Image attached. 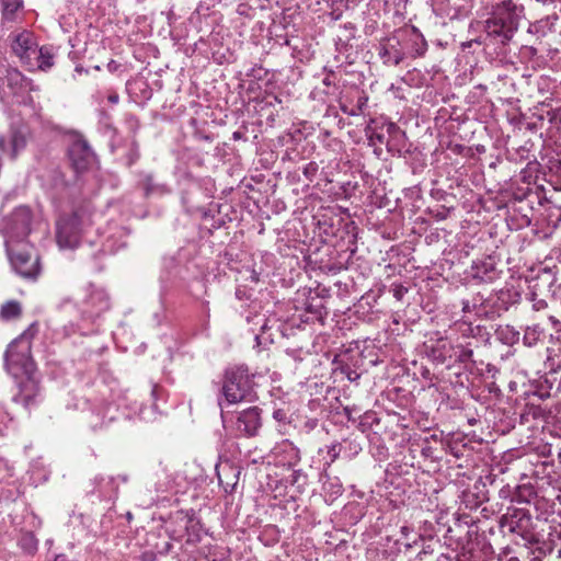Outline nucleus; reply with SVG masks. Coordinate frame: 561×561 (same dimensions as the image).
Listing matches in <instances>:
<instances>
[{
	"label": "nucleus",
	"instance_id": "obj_1",
	"mask_svg": "<svg viewBox=\"0 0 561 561\" xmlns=\"http://www.w3.org/2000/svg\"><path fill=\"white\" fill-rule=\"evenodd\" d=\"M5 367L10 374L18 377L20 374L27 377V382L23 383L19 393L13 397V401L30 408L34 403L36 396V385L31 380L35 370V364L31 357V343L23 336L14 340L7 348Z\"/></svg>",
	"mask_w": 561,
	"mask_h": 561
},
{
	"label": "nucleus",
	"instance_id": "obj_2",
	"mask_svg": "<svg viewBox=\"0 0 561 561\" xmlns=\"http://www.w3.org/2000/svg\"><path fill=\"white\" fill-rule=\"evenodd\" d=\"M501 526L519 538L515 540L516 545L533 548L534 545L539 543V537L535 530L536 524L530 512L525 507L508 506L501 517Z\"/></svg>",
	"mask_w": 561,
	"mask_h": 561
},
{
	"label": "nucleus",
	"instance_id": "obj_3",
	"mask_svg": "<svg viewBox=\"0 0 561 561\" xmlns=\"http://www.w3.org/2000/svg\"><path fill=\"white\" fill-rule=\"evenodd\" d=\"M253 388V376L247 366H236L226 370L221 392L228 403L252 401L255 397Z\"/></svg>",
	"mask_w": 561,
	"mask_h": 561
},
{
	"label": "nucleus",
	"instance_id": "obj_4",
	"mask_svg": "<svg viewBox=\"0 0 561 561\" xmlns=\"http://www.w3.org/2000/svg\"><path fill=\"white\" fill-rule=\"evenodd\" d=\"M82 232V218L78 211L62 215L56 225L57 243L62 249H75L79 245Z\"/></svg>",
	"mask_w": 561,
	"mask_h": 561
},
{
	"label": "nucleus",
	"instance_id": "obj_5",
	"mask_svg": "<svg viewBox=\"0 0 561 561\" xmlns=\"http://www.w3.org/2000/svg\"><path fill=\"white\" fill-rule=\"evenodd\" d=\"M32 211L27 206L16 207L10 216H8L2 225L1 232L11 240H23L31 232Z\"/></svg>",
	"mask_w": 561,
	"mask_h": 561
},
{
	"label": "nucleus",
	"instance_id": "obj_6",
	"mask_svg": "<svg viewBox=\"0 0 561 561\" xmlns=\"http://www.w3.org/2000/svg\"><path fill=\"white\" fill-rule=\"evenodd\" d=\"M7 252L14 271L24 278L35 279L39 274V257L24 247L14 249L5 240Z\"/></svg>",
	"mask_w": 561,
	"mask_h": 561
},
{
	"label": "nucleus",
	"instance_id": "obj_7",
	"mask_svg": "<svg viewBox=\"0 0 561 561\" xmlns=\"http://www.w3.org/2000/svg\"><path fill=\"white\" fill-rule=\"evenodd\" d=\"M68 158L76 173L87 171L96 160V156L82 135L76 134L68 148Z\"/></svg>",
	"mask_w": 561,
	"mask_h": 561
},
{
	"label": "nucleus",
	"instance_id": "obj_8",
	"mask_svg": "<svg viewBox=\"0 0 561 561\" xmlns=\"http://www.w3.org/2000/svg\"><path fill=\"white\" fill-rule=\"evenodd\" d=\"M423 354L435 365H444L453 359L455 344L446 336L431 337L422 345Z\"/></svg>",
	"mask_w": 561,
	"mask_h": 561
},
{
	"label": "nucleus",
	"instance_id": "obj_9",
	"mask_svg": "<svg viewBox=\"0 0 561 561\" xmlns=\"http://www.w3.org/2000/svg\"><path fill=\"white\" fill-rule=\"evenodd\" d=\"M523 11L524 8L522 5H517L513 0H504L493 7L488 19L501 24L502 26L504 25L517 31Z\"/></svg>",
	"mask_w": 561,
	"mask_h": 561
},
{
	"label": "nucleus",
	"instance_id": "obj_10",
	"mask_svg": "<svg viewBox=\"0 0 561 561\" xmlns=\"http://www.w3.org/2000/svg\"><path fill=\"white\" fill-rule=\"evenodd\" d=\"M262 427L261 409L250 407L238 413L233 423L234 431L245 437H254Z\"/></svg>",
	"mask_w": 561,
	"mask_h": 561
},
{
	"label": "nucleus",
	"instance_id": "obj_11",
	"mask_svg": "<svg viewBox=\"0 0 561 561\" xmlns=\"http://www.w3.org/2000/svg\"><path fill=\"white\" fill-rule=\"evenodd\" d=\"M378 55L387 66H398L408 57L400 35L383 39L378 49Z\"/></svg>",
	"mask_w": 561,
	"mask_h": 561
},
{
	"label": "nucleus",
	"instance_id": "obj_12",
	"mask_svg": "<svg viewBox=\"0 0 561 561\" xmlns=\"http://www.w3.org/2000/svg\"><path fill=\"white\" fill-rule=\"evenodd\" d=\"M561 392V374L551 370L533 383L531 394L540 400L557 397Z\"/></svg>",
	"mask_w": 561,
	"mask_h": 561
},
{
	"label": "nucleus",
	"instance_id": "obj_13",
	"mask_svg": "<svg viewBox=\"0 0 561 561\" xmlns=\"http://www.w3.org/2000/svg\"><path fill=\"white\" fill-rule=\"evenodd\" d=\"M83 304V316L94 318L110 309V297L104 289L91 287Z\"/></svg>",
	"mask_w": 561,
	"mask_h": 561
},
{
	"label": "nucleus",
	"instance_id": "obj_14",
	"mask_svg": "<svg viewBox=\"0 0 561 561\" xmlns=\"http://www.w3.org/2000/svg\"><path fill=\"white\" fill-rule=\"evenodd\" d=\"M484 31L485 37H483V44L486 46L490 44L505 46L512 41L514 34L517 32L507 26H502L490 19H486L484 22Z\"/></svg>",
	"mask_w": 561,
	"mask_h": 561
},
{
	"label": "nucleus",
	"instance_id": "obj_15",
	"mask_svg": "<svg viewBox=\"0 0 561 561\" xmlns=\"http://www.w3.org/2000/svg\"><path fill=\"white\" fill-rule=\"evenodd\" d=\"M488 501L489 491L486 484L482 481H477L472 486L462 491L460 506L465 510L474 511Z\"/></svg>",
	"mask_w": 561,
	"mask_h": 561
},
{
	"label": "nucleus",
	"instance_id": "obj_16",
	"mask_svg": "<svg viewBox=\"0 0 561 561\" xmlns=\"http://www.w3.org/2000/svg\"><path fill=\"white\" fill-rule=\"evenodd\" d=\"M403 48L408 53V57L417 58L425 55L427 50V42L416 27H412L400 35Z\"/></svg>",
	"mask_w": 561,
	"mask_h": 561
},
{
	"label": "nucleus",
	"instance_id": "obj_17",
	"mask_svg": "<svg viewBox=\"0 0 561 561\" xmlns=\"http://www.w3.org/2000/svg\"><path fill=\"white\" fill-rule=\"evenodd\" d=\"M36 44L31 32L23 31L13 36L11 48L21 60L28 62L36 54Z\"/></svg>",
	"mask_w": 561,
	"mask_h": 561
},
{
	"label": "nucleus",
	"instance_id": "obj_18",
	"mask_svg": "<svg viewBox=\"0 0 561 561\" xmlns=\"http://www.w3.org/2000/svg\"><path fill=\"white\" fill-rule=\"evenodd\" d=\"M471 275L473 278H478L481 282H492L497 277V267L494 257L485 256L481 260L472 262Z\"/></svg>",
	"mask_w": 561,
	"mask_h": 561
},
{
	"label": "nucleus",
	"instance_id": "obj_19",
	"mask_svg": "<svg viewBox=\"0 0 561 561\" xmlns=\"http://www.w3.org/2000/svg\"><path fill=\"white\" fill-rule=\"evenodd\" d=\"M138 187L144 192V196L146 198L151 196H163L171 192L167 184L157 182L151 173L141 174Z\"/></svg>",
	"mask_w": 561,
	"mask_h": 561
},
{
	"label": "nucleus",
	"instance_id": "obj_20",
	"mask_svg": "<svg viewBox=\"0 0 561 561\" xmlns=\"http://www.w3.org/2000/svg\"><path fill=\"white\" fill-rule=\"evenodd\" d=\"M306 311L312 314V320H318L321 322H323L328 316V310L323 304L322 298L320 297H311L308 299L306 304Z\"/></svg>",
	"mask_w": 561,
	"mask_h": 561
},
{
	"label": "nucleus",
	"instance_id": "obj_21",
	"mask_svg": "<svg viewBox=\"0 0 561 561\" xmlns=\"http://www.w3.org/2000/svg\"><path fill=\"white\" fill-rule=\"evenodd\" d=\"M37 66L41 70L47 71L54 66L55 54L51 46L36 48Z\"/></svg>",
	"mask_w": 561,
	"mask_h": 561
},
{
	"label": "nucleus",
	"instance_id": "obj_22",
	"mask_svg": "<svg viewBox=\"0 0 561 561\" xmlns=\"http://www.w3.org/2000/svg\"><path fill=\"white\" fill-rule=\"evenodd\" d=\"M26 146V139L23 133L18 129L11 130L10 134V156L11 158H15L18 152L24 149Z\"/></svg>",
	"mask_w": 561,
	"mask_h": 561
},
{
	"label": "nucleus",
	"instance_id": "obj_23",
	"mask_svg": "<svg viewBox=\"0 0 561 561\" xmlns=\"http://www.w3.org/2000/svg\"><path fill=\"white\" fill-rule=\"evenodd\" d=\"M543 329L539 324L527 327L524 333V344L531 347L543 336Z\"/></svg>",
	"mask_w": 561,
	"mask_h": 561
},
{
	"label": "nucleus",
	"instance_id": "obj_24",
	"mask_svg": "<svg viewBox=\"0 0 561 561\" xmlns=\"http://www.w3.org/2000/svg\"><path fill=\"white\" fill-rule=\"evenodd\" d=\"M473 351L469 347H466L461 344H458V345H455V354H454V359L455 362L457 363H461V364H473Z\"/></svg>",
	"mask_w": 561,
	"mask_h": 561
},
{
	"label": "nucleus",
	"instance_id": "obj_25",
	"mask_svg": "<svg viewBox=\"0 0 561 561\" xmlns=\"http://www.w3.org/2000/svg\"><path fill=\"white\" fill-rule=\"evenodd\" d=\"M21 305L15 300H11L2 306L0 314L3 319L10 320L18 318L21 314Z\"/></svg>",
	"mask_w": 561,
	"mask_h": 561
},
{
	"label": "nucleus",
	"instance_id": "obj_26",
	"mask_svg": "<svg viewBox=\"0 0 561 561\" xmlns=\"http://www.w3.org/2000/svg\"><path fill=\"white\" fill-rule=\"evenodd\" d=\"M534 497H536L534 488L523 485L517 489L512 501L517 503H530Z\"/></svg>",
	"mask_w": 561,
	"mask_h": 561
},
{
	"label": "nucleus",
	"instance_id": "obj_27",
	"mask_svg": "<svg viewBox=\"0 0 561 561\" xmlns=\"http://www.w3.org/2000/svg\"><path fill=\"white\" fill-rule=\"evenodd\" d=\"M547 182L556 190L561 191V161L549 169Z\"/></svg>",
	"mask_w": 561,
	"mask_h": 561
},
{
	"label": "nucleus",
	"instance_id": "obj_28",
	"mask_svg": "<svg viewBox=\"0 0 561 561\" xmlns=\"http://www.w3.org/2000/svg\"><path fill=\"white\" fill-rule=\"evenodd\" d=\"M539 163L538 162H528L526 168H524L522 171H520V181H522V184L520 185H531L533 184V172L537 171L538 168H539Z\"/></svg>",
	"mask_w": 561,
	"mask_h": 561
},
{
	"label": "nucleus",
	"instance_id": "obj_29",
	"mask_svg": "<svg viewBox=\"0 0 561 561\" xmlns=\"http://www.w3.org/2000/svg\"><path fill=\"white\" fill-rule=\"evenodd\" d=\"M531 191V185H517L513 188V199L518 203H525L528 199V194Z\"/></svg>",
	"mask_w": 561,
	"mask_h": 561
},
{
	"label": "nucleus",
	"instance_id": "obj_30",
	"mask_svg": "<svg viewBox=\"0 0 561 561\" xmlns=\"http://www.w3.org/2000/svg\"><path fill=\"white\" fill-rule=\"evenodd\" d=\"M533 547H536L541 553L543 554H556L557 556V548L552 546V536L551 533L548 535L547 540H540L539 543L534 545Z\"/></svg>",
	"mask_w": 561,
	"mask_h": 561
},
{
	"label": "nucleus",
	"instance_id": "obj_31",
	"mask_svg": "<svg viewBox=\"0 0 561 561\" xmlns=\"http://www.w3.org/2000/svg\"><path fill=\"white\" fill-rule=\"evenodd\" d=\"M368 96L363 91H356V104L352 106L354 111V116H358L364 113L365 107L367 106Z\"/></svg>",
	"mask_w": 561,
	"mask_h": 561
},
{
	"label": "nucleus",
	"instance_id": "obj_32",
	"mask_svg": "<svg viewBox=\"0 0 561 561\" xmlns=\"http://www.w3.org/2000/svg\"><path fill=\"white\" fill-rule=\"evenodd\" d=\"M557 21H558L557 14L548 15L547 18L541 19L540 21L535 23L533 25V27L536 30V32H538L539 27H547L549 31H551Z\"/></svg>",
	"mask_w": 561,
	"mask_h": 561
},
{
	"label": "nucleus",
	"instance_id": "obj_33",
	"mask_svg": "<svg viewBox=\"0 0 561 561\" xmlns=\"http://www.w3.org/2000/svg\"><path fill=\"white\" fill-rule=\"evenodd\" d=\"M319 171V165L317 162L314 161H311L309 163H307L305 167H304V170H302V173L304 175L306 176V179L310 182L313 181V179L316 178L317 173Z\"/></svg>",
	"mask_w": 561,
	"mask_h": 561
},
{
	"label": "nucleus",
	"instance_id": "obj_34",
	"mask_svg": "<svg viewBox=\"0 0 561 561\" xmlns=\"http://www.w3.org/2000/svg\"><path fill=\"white\" fill-rule=\"evenodd\" d=\"M307 474L301 470H295L291 474V484L297 485L298 489H302L307 484Z\"/></svg>",
	"mask_w": 561,
	"mask_h": 561
},
{
	"label": "nucleus",
	"instance_id": "obj_35",
	"mask_svg": "<svg viewBox=\"0 0 561 561\" xmlns=\"http://www.w3.org/2000/svg\"><path fill=\"white\" fill-rule=\"evenodd\" d=\"M340 370L341 374H343L351 382L357 381L360 378V374H358L355 369H352V367L347 364L341 365Z\"/></svg>",
	"mask_w": 561,
	"mask_h": 561
},
{
	"label": "nucleus",
	"instance_id": "obj_36",
	"mask_svg": "<svg viewBox=\"0 0 561 561\" xmlns=\"http://www.w3.org/2000/svg\"><path fill=\"white\" fill-rule=\"evenodd\" d=\"M5 12L15 13L23 5V0H2Z\"/></svg>",
	"mask_w": 561,
	"mask_h": 561
},
{
	"label": "nucleus",
	"instance_id": "obj_37",
	"mask_svg": "<svg viewBox=\"0 0 561 561\" xmlns=\"http://www.w3.org/2000/svg\"><path fill=\"white\" fill-rule=\"evenodd\" d=\"M21 546L27 552H34L36 550V540L32 535H25L21 539Z\"/></svg>",
	"mask_w": 561,
	"mask_h": 561
},
{
	"label": "nucleus",
	"instance_id": "obj_38",
	"mask_svg": "<svg viewBox=\"0 0 561 561\" xmlns=\"http://www.w3.org/2000/svg\"><path fill=\"white\" fill-rule=\"evenodd\" d=\"M543 201L541 197L535 193V191H530L528 194V199L526 202V205L529 209H534L536 206L542 205Z\"/></svg>",
	"mask_w": 561,
	"mask_h": 561
},
{
	"label": "nucleus",
	"instance_id": "obj_39",
	"mask_svg": "<svg viewBox=\"0 0 561 561\" xmlns=\"http://www.w3.org/2000/svg\"><path fill=\"white\" fill-rule=\"evenodd\" d=\"M552 536V546L557 548V557L561 558V526L560 529H554L551 531Z\"/></svg>",
	"mask_w": 561,
	"mask_h": 561
},
{
	"label": "nucleus",
	"instance_id": "obj_40",
	"mask_svg": "<svg viewBox=\"0 0 561 561\" xmlns=\"http://www.w3.org/2000/svg\"><path fill=\"white\" fill-rule=\"evenodd\" d=\"M7 79H8V84L9 85L19 84L23 80V75L20 71L15 70V69L14 70H8Z\"/></svg>",
	"mask_w": 561,
	"mask_h": 561
},
{
	"label": "nucleus",
	"instance_id": "obj_41",
	"mask_svg": "<svg viewBox=\"0 0 561 561\" xmlns=\"http://www.w3.org/2000/svg\"><path fill=\"white\" fill-rule=\"evenodd\" d=\"M463 334H470L472 336H478V335L483 336L484 334L489 335V333L486 332V329L484 327H481V325L472 327L471 324H469L467 330L463 331Z\"/></svg>",
	"mask_w": 561,
	"mask_h": 561
},
{
	"label": "nucleus",
	"instance_id": "obj_42",
	"mask_svg": "<svg viewBox=\"0 0 561 561\" xmlns=\"http://www.w3.org/2000/svg\"><path fill=\"white\" fill-rule=\"evenodd\" d=\"M127 159H128L127 164L129 167L133 165L139 159V151H138V146L136 142L133 144V147L128 152Z\"/></svg>",
	"mask_w": 561,
	"mask_h": 561
},
{
	"label": "nucleus",
	"instance_id": "obj_43",
	"mask_svg": "<svg viewBox=\"0 0 561 561\" xmlns=\"http://www.w3.org/2000/svg\"><path fill=\"white\" fill-rule=\"evenodd\" d=\"M430 439L437 440L438 437L436 434H433V435H431ZM425 440H426V443H428V438H426ZM421 454L426 458L433 457V448L431 446H428V444H426L425 446L422 447Z\"/></svg>",
	"mask_w": 561,
	"mask_h": 561
},
{
	"label": "nucleus",
	"instance_id": "obj_44",
	"mask_svg": "<svg viewBox=\"0 0 561 561\" xmlns=\"http://www.w3.org/2000/svg\"><path fill=\"white\" fill-rule=\"evenodd\" d=\"M531 190L535 191V193H537L541 197L542 201L546 199L545 187H543V185L537 184L536 180L531 184Z\"/></svg>",
	"mask_w": 561,
	"mask_h": 561
},
{
	"label": "nucleus",
	"instance_id": "obj_45",
	"mask_svg": "<svg viewBox=\"0 0 561 561\" xmlns=\"http://www.w3.org/2000/svg\"><path fill=\"white\" fill-rule=\"evenodd\" d=\"M344 31L348 32V35H345V41L348 42L351 38L354 37V31L355 26L353 23L348 22L345 23L343 26H341Z\"/></svg>",
	"mask_w": 561,
	"mask_h": 561
},
{
	"label": "nucleus",
	"instance_id": "obj_46",
	"mask_svg": "<svg viewBox=\"0 0 561 561\" xmlns=\"http://www.w3.org/2000/svg\"><path fill=\"white\" fill-rule=\"evenodd\" d=\"M407 291H408L407 287H404L403 285H398L393 289V296L398 300H401L403 298V296L407 294Z\"/></svg>",
	"mask_w": 561,
	"mask_h": 561
},
{
	"label": "nucleus",
	"instance_id": "obj_47",
	"mask_svg": "<svg viewBox=\"0 0 561 561\" xmlns=\"http://www.w3.org/2000/svg\"><path fill=\"white\" fill-rule=\"evenodd\" d=\"M340 445L339 444H334L332 446L329 447L328 449V455L331 457V460L333 461L334 459H336L340 455Z\"/></svg>",
	"mask_w": 561,
	"mask_h": 561
},
{
	"label": "nucleus",
	"instance_id": "obj_48",
	"mask_svg": "<svg viewBox=\"0 0 561 561\" xmlns=\"http://www.w3.org/2000/svg\"><path fill=\"white\" fill-rule=\"evenodd\" d=\"M340 110L345 114V115H348V116H354V111L352 110L351 106H348L346 103L344 102H340Z\"/></svg>",
	"mask_w": 561,
	"mask_h": 561
},
{
	"label": "nucleus",
	"instance_id": "obj_49",
	"mask_svg": "<svg viewBox=\"0 0 561 561\" xmlns=\"http://www.w3.org/2000/svg\"><path fill=\"white\" fill-rule=\"evenodd\" d=\"M461 305H462V311L465 313L471 312L476 309V305H471L469 300H462Z\"/></svg>",
	"mask_w": 561,
	"mask_h": 561
},
{
	"label": "nucleus",
	"instance_id": "obj_50",
	"mask_svg": "<svg viewBox=\"0 0 561 561\" xmlns=\"http://www.w3.org/2000/svg\"><path fill=\"white\" fill-rule=\"evenodd\" d=\"M473 44H483V38H482V36H480V37H478V38H474V39H471V41H469V42H467V43H463V45H462V46H463L465 48H466V47H468V48H469V47H472V45H473Z\"/></svg>",
	"mask_w": 561,
	"mask_h": 561
},
{
	"label": "nucleus",
	"instance_id": "obj_51",
	"mask_svg": "<svg viewBox=\"0 0 561 561\" xmlns=\"http://www.w3.org/2000/svg\"><path fill=\"white\" fill-rule=\"evenodd\" d=\"M448 451L450 454H453L457 458L461 457V455H462V453L459 449H457L456 447L451 446L450 444L448 445Z\"/></svg>",
	"mask_w": 561,
	"mask_h": 561
},
{
	"label": "nucleus",
	"instance_id": "obj_52",
	"mask_svg": "<svg viewBox=\"0 0 561 561\" xmlns=\"http://www.w3.org/2000/svg\"><path fill=\"white\" fill-rule=\"evenodd\" d=\"M0 150L2 152H8L7 140H5V137L3 135H0Z\"/></svg>",
	"mask_w": 561,
	"mask_h": 561
},
{
	"label": "nucleus",
	"instance_id": "obj_53",
	"mask_svg": "<svg viewBox=\"0 0 561 561\" xmlns=\"http://www.w3.org/2000/svg\"><path fill=\"white\" fill-rule=\"evenodd\" d=\"M486 371H488L489 374H492V378H494V377H495V375L499 373V369H497L494 365H492V364H488V365H486Z\"/></svg>",
	"mask_w": 561,
	"mask_h": 561
},
{
	"label": "nucleus",
	"instance_id": "obj_54",
	"mask_svg": "<svg viewBox=\"0 0 561 561\" xmlns=\"http://www.w3.org/2000/svg\"><path fill=\"white\" fill-rule=\"evenodd\" d=\"M432 545L428 543L426 547L423 548V550L419 553L420 558L422 559L423 554L433 553Z\"/></svg>",
	"mask_w": 561,
	"mask_h": 561
},
{
	"label": "nucleus",
	"instance_id": "obj_55",
	"mask_svg": "<svg viewBox=\"0 0 561 561\" xmlns=\"http://www.w3.org/2000/svg\"><path fill=\"white\" fill-rule=\"evenodd\" d=\"M331 77H332L331 75H328V76L323 79V81H322V82H323V84H324V85H328V87H329V85H331V84L333 83V81H332Z\"/></svg>",
	"mask_w": 561,
	"mask_h": 561
},
{
	"label": "nucleus",
	"instance_id": "obj_56",
	"mask_svg": "<svg viewBox=\"0 0 561 561\" xmlns=\"http://www.w3.org/2000/svg\"><path fill=\"white\" fill-rule=\"evenodd\" d=\"M374 138H375L378 142L383 144V140H385L383 135H381V134H377V133H376V134H374Z\"/></svg>",
	"mask_w": 561,
	"mask_h": 561
},
{
	"label": "nucleus",
	"instance_id": "obj_57",
	"mask_svg": "<svg viewBox=\"0 0 561 561\" xmlns=\"http://www.w3.org/2000/svg\"><path fill=\"white\" fill-rule=\"evenodd\" d=\"M398 130H399V127L396 124H393V123L389 124V126H388L389 133L398 131Z\"/></svg>",
	"mask_w": 561,
	"mask_h": 561
},
{
	"label": "nucleus",
	"instance_id": "obj_58",
	"mask_svg": "<svg viewBox=\"0 0 561 561\" xmlns=\"http://www.w3.org/2000/svg\"><path fill=\"white\" fill-rule=\"evenodd\" d=\"M103 425H104V423H103V422H101V423H98V422H96V423L91 422V427H92L93 430L102 428V427H103Z\"/></svg>",
	"mask_w": 561,
	"mask_h": 561
},
{
	"label": "nucleus",
	"instance_id": "obj_59",
	"mask_svg": "<svg viewBox=\"0 0 561 561\" xmlns=\"http://www.w3.org/2000/svg\"><path fill=\"white\" fill-rule=\"evenodd\" d=\"M54 561H69V560L65 554H58V556H56Z\"/></svg>",
	"mask_w": 561,
	"mask_h": 561
},
{
	"label": "nucleus",
	"instance_id": "obj_60",
	"mask_svg": "<svg viewBox=\"0 0 561 561\" xmlns=\"http://www.w3.org/2000/svg\"><path fill=\"white\" fill-rule=\"evenodd\" d=\"M371 416H373V415H368V414H366V415L364 416V420L359 423V425H360L362 427H364V426L367 424L368 419H370Z\"/></svg>",
	"mask_w": 561,
	"mask_h": 561
},
{
	"label": "nucleus",
	"instance_id": "obj_61",
	"mask_svg": "<svg viewBox=\"0 0 561 561\" xmlns=\"http://www.w3.org/2000/svg\"><path fill=\"white\" fill-rule=\"evenodd\" d=\"M348 186H351V183H350V182H347L346 184H344V185L342 186V190H343V192H344L345 196H348V192H347V191H348Z\"/></svg>",
	"mask_w": 561,
	"mask_h": 561
},
{
	"label": "nucleus",
	"instance_id": "obj_62",
	"mask_svg": "<svg viewBox=\"0 0 561 561\" xmlns=\"http://www.w3.org/2000/svg\"><path fill=\"white\" fill-rule=\"evenodd\" d=\"M282 415H283V411L282 410H277V411L274 412V417L276 420H280Z\"/></svg>",
	"mask_w": 561,
	"mask_h": 561
},
{
	"label": "nucleus",
	"instance_id": "obj_63",
	"mask_svg": "<svg viewBox=\"0 0 561 561\" xmlns=\"http://www.w3.org/2000/svg\"><path fill=\"white\" fill-rule=\"evenodd\" d=\"M108 100H110V102H112V103H116V102L118 101V95H111V96L108 98Z\"/></svg>",
	"mask_w": 561,
	"mask_h": 561
},
{
	"label": "nucleus",
	"instance_id": "obj_64",
	"mask_svg": "<svg viewBox=\"0 0 561 561\" xmlns=\"http://www.w3.org/2000/svg\"><path fill=\"white\" fill-rule=\"evenodd\" d=\"M232 137L233 139H240L242 137V134L240 131H234Z\"/></svg>",
	"mask_w": 561,
	"mask_h": 561
}]
</instances>
